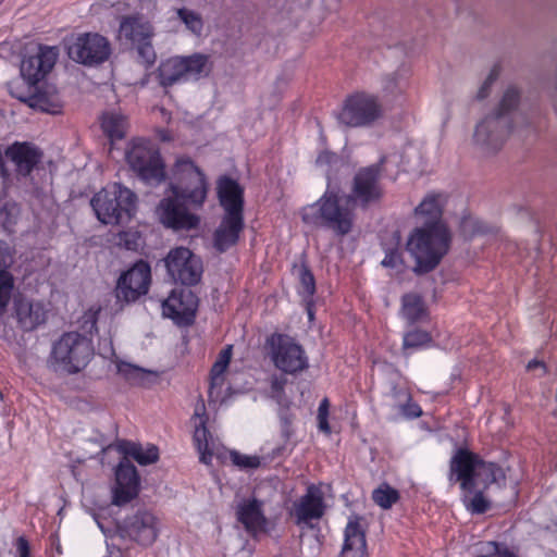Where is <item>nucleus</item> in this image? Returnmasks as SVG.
<instances>
[{"mask_svg": "<svg viewBox=\"0 0 557 557\" xmlns=\"http://www.w3.org/2000/svg\"><path fill=\"white\" fill-rule=\"evenodd\" d=\"M174 197L162 199L157 208L161 223L175 231L198 227L200 218L189 209H201L208 194L203 172L187 157L176 159L173 182L170 185Z\"/></svg>", "mask_w": 557, "mask_h": 557, "instance_id": "obj_1", "label": "nucleus"}, {"mask_svg": "<svg viewBox=\"0 0 557 557\" xmlns=\"http://www.w3.org/2000/svg\"><path fill=\"white\" fill-rule=\"evenodd\" d=\"M445 202V194L429 193L414 209L423 227L416 228L409 236L407 249L416 260L413 271L418 274L434 270L448 251L450 234L441 222Z\"/></svg>", "mask_w": 557, "mask_h": 557, "instance_id": "obj_2", "label": "nucleus"}, {"mask_svg": "<svg viewBox=\"0 0 557 557\" xmlns=\"http://www.w3.org/2000/svg\"><path fill=\"white\" fill-rule=\"evenodd\" d=\"M519 101V91L512 86L507 87L495 112L476 123L473 145L482 154L490 156L500 150L513 128Z\"/></svg>", "mask_w": 557, "mask_h": 557, "instance_id": "obj_3", "label": "nucleus"}, {"mask_svg": "<svg viewBox=\"0 0 557 557\" xmlns=\"http://www.w3.org/2000/svg\"><path fill=\"white\" fill-rule=\"evenodd\" d=\"M347 198L338 186L329 183L325 191L315 202L302 208L304 223L330 230L337 236L349 234L355 223V205L347 201Z\"/></svg>", "mask_w": 557, "mask_h": 557, "instance_id": "obj_4", "label": "nucleus"}, {"mask_svg": "<svg viewBox=\"0 0 557 557\" xmlns=\"http://www.w3.org/2000/svg\"><path fill=\"white\" fill-rule=\"evenodd\" d=\"M216 189L224 214L213 234V246L219 252H224L238 242L244 228V191L236 181L227 176L218 181Z\"/></svg>", "mask_w": 557, "mask_h": 557, "instance_id": "obj_5", "label": "nucleus"}, {"mask_svg": "<svg viewBox=\"0 0 557 557\" xmlns=\"http://www.w3.org/2000/svg\"><path fill=\"white\" fill-rule=\"evenodd\" d=\"M449 471V481L460 482V488L470 493L505 479L503 469L497 465L485 462L478 455L462 448L451 457Z\"/></svg>", "mask_w": 557, "mask_h": 557, "instance_id": "obj_6", "label": "nucleus"}, {"mask_svg": "<svg viewBox=\"0 0 557 557\" xmlns=\"http://www.w3.org/2000/svg\"><path fill=\"white\" fill-rule=\"evenodd\" d=\"M97 219L107 225L127 223L135 214L137 196L120 183H113L94 195L90 200Z\"/></svg>", "mask_w": 557, "mask_h": 557, "instance_id": "obj_7", "label": "nucleus"}, {"mask_svg": "<svg viewBox=\"0 0 557 557\" xmlns=\"http://www.w3.org/2000/svg\"><path fill=\"white\" fill-rule=\"evenodd\" d=\"M94 354L90 338L78 332H66L52 344L48 363L55 372L76 374L88 366Z\"/></svg>", "mask_w": 557, "mask_h": 557, "instance_id": "obj_8", "label": "nucleus"}, {"mask_svg": "<svg viewBox=\"0 0 557 557\" xmlns=\"http://www.w3.org/2000/svg\"><path fill=\"white\" fill-rule=\"evenodd\" d=\"M125 159L132 171L147 184H159L165 178L160 151L150 140H132L126 149Z\"/></svg>", "mask_w": 557, "mask_h": 557, "instance_id": "obj_9", "label": "nucleus"}, {"mask_svg": "<svg viewBox=\"0 0 557 557\" xmlns=\"http://www.w3.org/2000/svg\"><path fill=\"white\" fill-rule=\"evenodd\" d=\"M209 58L201 53L189 57H173L162 61L157 70V78L163 88L187 81H197L210 73Z\"/></svg>", "mask_w": 557, "mask_h": 557, "instance_id": "obj_10", "label": "nucleus"}, {"mask_svg": "<svg viewBox=\"0 0 557 557\" xmlns=\"http://www.w3.org/2000/svg\"><path fill=\"white\" fill-rule=\"evenodd\" d=\"M382 115L376 96L359 91L348 96L337 113L339 124L348 127H369Z\"/></svg>", "mask_w": 557, "mask_h": 557, "instance_id": "obj_11", "label": "nucleus"}, {"mask_svg": "<svg viewBox=\"0 0 557 557\" xmlns=\"http://www.w3.org/2000/svg\"><path fill=\"white\" fill-rule=\"evenodd\" d=\"M270 357L276 369L286 374H297L309 368L302 346L285 334H273L269 339Z\"/></svg>", "mask_w": 557, "mask_h": 557, "instance_id": "obj_12", "label": "nucleus"}, {"mask_svg": "<svg viewBox=\"0 0 557 557\" xmlns=\"http://www.w3.org/2000/svg\"><path fill=\"white\" fill-rule=\"evenodd\" d=\"M66 51L71 60L83 65L96 66L109 59L111 45L98 33H83L67 40Z\"/></svg>", "mask_w": 557, "mask_h": 557, "instance_id": "obj_13", "label": "nucleus"}, {"mask_svg": "<svg viewBox=\"0 0 557 557\" xmlns=\"http://www.w3.org/2000/svg\"><path fill=\"white\" fill-rule=\"evenodd\" d=\"M169 275L177 283L194 286L201 281L203 265L201 259L186 247L171 249L164 259Z\"/></svg>", "mask_w": 557, "mask_h": 557, "instance_id": "obj_14", "label": "nucleus"}, {"mask_svg": "<svg viewBox=\"0 0 557 557\" xmlns=\"http://www.w3.org/2000/svg\"><path fill=\"white\" fill-rule=\"evenodd\" d=\"M159 532L160 521L158 517L146 509H139L126 517L117 527V533L122 539H127L143 546L152 545Z\"/></svg>", "mask_w": 557, "mask_h": 557, "instance_id": "obj_15", "label": "nucleus"}, {"mask_svg": "<svg viewBox=\"0 0 557 557\" xmlns=\"http://www.w3.org/2000/svg\"><path fill=\"white\" fill-rule=\"evenodd\" d=\"M380 178L381 163L361 168L355 174L351 193L346 195L348 197L347 201H351L355 206L359 205L362 208L379 201L383 195Z\"/></svg>", "mask_w": 557, "mask_h": 557, "instance_id": "obj_16", "label": "nucleus"}, {"mask_svg": "<svg viewBox=\"0 0 557 557\" xmlns=\"http://www.w3.org/2000/svg\"><path fill=\"white\" fill-rule=\"evenodd\" d=\"M151 281L150 265L146 261H138L123 272L116 283L115 296L117 300L134 302L146 295Z\"/></svg>", "mask_w": 557, "mask_h": 557, "instance_id": "obj_17", "label": "nucleus"}, {"mask_svg": "<svg viewBox=\"0 0 557 557\" xmlns=\"http://www.w3.org/2000/svg\"><path fill=\"white\" fill-rule=\"evenodd\" d=\"M325 508L322 490L311 484L307 487L306 493L293 504L290 516L297 525L312 528V521L320 520Z\"/></svg>", "mask_w": 557, "mask_h": 557, "instance_id": "obj_18", "label": "nucleus"}, {"mask_svg": "<svg viewBox=\"0 0 557 557\" xmlns=\"http://www.w3.org/2000/svg\"><path fill=\"white\" fill-rule=\"evenodd\" d=\"M139 475L132 461L124 457L115 469V485L112 490V503L122 506L135 497L139 492Z\"/></svg>", "mask_w": 557, "mask_h": 557, "instance_id": "obj_19", "label": "nucleus"}, {"mask_svg": "<svg viewBox=\"0 0 557 557\" xmlns=\"http://www.w3.org/2000/svg\"><path fill=\"white\" fill-rule=\"evenodd\" d=\"M198 307V299L191 290H173L162 301V313L177 324H188L194 318Z\"/></svg>", "mask_w": 557, "mask_h": 557, "instance_id": "obj_20", "label": "nucleus"}, {"mask_svg": "<svg viewBox=\"0 0 557 557\" xmlns=\"http://www.w3.org/2000/svg\"><path fill=\"white\" fill-rule=\"evenodd\" d=\"M59 57L57 47L40 46L38 52L26 57L21 63V74L25 81L35 85L51 71Z\"/></svg>", "mask_w": 557, "mask_h": 557, "instance_id": "obj_21", "label": "nucleus"}, {"mask_svg": "<svg viewBox=\"0 0 557 557\" xmlns=\"http://www.w3.org/2000/svg\"><path fill=\"white\" fill-rule=\"evenodd\" d=\"M195 432L194 441L199 453V459L205 465H210L212 457H221L219 445L213 441L206 424V406L202 399L198 400L195 407Z\"/></svg>", "mask_w": 557, "mask_h": 557, "instance_id": "obj_22", "label": "nucleus"}, {"mask_svg": "<svg viewBox=\"0 0 557 557\" xmlns=\"http://www.w3.org/2000/svg\"><path fill=\"white\" fill-rule=\"evenodd\" d=\"M262 505L263 503L256 498L244 499L237 505V519L253 537L267 532L268 519L263 513Z\"/></svg>", "mask_w": 557, "mask_h": 557, "instance_id": "obj_23", "label": "nucleus"}, {"mask_svg": "<svg viewBox=\"0 0 557 557\" xmlns=\"http://www.w3.org/2000/svg\"><path fill=\"white\" fill-rule=\"evenodd\" d=\"M5 157L10 159L20 175H29L34 168L40 162L42 153L33 144L15 141L4 150Z\"/></svg>", "mask_w": 557, "mask_h": 557, "instance_id": "obj_24", "label": "nucleus"}, {"mask_svg": "<svg viewBox=\"0 0 557 557\" xmlns=\"http://www.w3.org/2000/svg\"><path fill=\"white\" fill-rule=\"evenodd\" d=\"M361 518L354 516L348 519L344 530V543L341 557H368L366 530L362 528Z\"/></svg>", "mask_w": 557, "mask_h": 557, "instance_id": "obj_25", "label": "nucleus"}, {"mask_svg": "<svg viewBox=\"0 0 557 557\" xmlns=\"http://www.w3.org/2000/svg\"><path fill=\"white\" fill-rule=\"evenodd\" d=\"M232 358V346L223 348L210 372V384L208 391L209 403H218L223 399V391L225 385L224 373L228 368Z\"/></svg>", "mask_w": 557, "mask_h": 557, "instance_id": "obj_26", "label": "nucleus"}, {"mask_svg": "<svg viewBox=\"0 0 557 557\" xmlns=\"http://www.w3.org/2000/svg\"><path fill=\"white\" fill-rule=\"evenodd\" d=\"M13 264V255L10 246L0 242V317L4 313L14 287V278L9 272Z\"/></svg>", "mask_w": 557, "mask_h": 557, "instance_id": "obj_27", "label": "nucleus"}, {"mask_svg": "<svg viewBox=\"0 0 557 557\" xmlns=\"http://www.w3.org/2000/svg\"><path fill=\"white\" fill-rule=\"evenodd\" d=\"M15 314L21 327L32 331L46 320V310L41 302L30 301L25 298L15 300Z\"/></svg>", "mask_w": 557, "mask_h": 557, "instance_id": "obj_28", "label": "nucleus"}, {"mask_svg": "<svg viewBox=\"0 0 557 557\" xmlns=\"http://www.w3.org/2000/svg\"><path fill=\"white\" fill-rule=\"evenodd\" d=\"M119 33L132 44L148 40L153 35L151 24L139 16L124 17L120 23Z\"/></svg>", "mask_w": 557, "mask_h": 557, "instance_id": "obj_29", "label": "nucleus"}, {"mask_svg": "<svg viewBox=\"0 0 557 557\" xmlns=\"http://www.w3.org/2000/svg\"><path fill=\"white\" fill-rule=\"evenodd\" d=\"M426 308L417 294H407L401 299V315L410 324L422 321L426 317Z\"/></svg>", "mask_w": 557, "mask_h": 557, "instance_id": "obj_30", "label": "nucleus"}, {"mask_svg": "<svg viewBox=\"0 0 557 557\" xmlns=\"http://www.w3.org/2000/svg\"><path fill=\"white\" fill-rule=\"evenodd\" d=\"M116 372L133 385H147L151 382V376H156L153 371L124 361L116 363Z\"/></svg>", "mask_w": 557, "mask_h": 557, "instance_id": "obj_31", "label": "nucleus"}, {"mask_svg": "<svg viewBox=\"0 0 557 557\" xmlns=\"http://www.w3.org/2000/svg\"><path fill=\"white\" fill-rule=\"evenodd\" d=\"M120 449L125 454V457L131 456L143 466L154 463L159 458V449L154 445L145 448L135 443H125L120 446Z\"/></svg>", "mask_w": 557, "mask_h": 557, "instance_id": "obj_32", "label": "nucleus"}, {"mask_svg": "<svg viewBox=\"0 0 557 557\" xmlns=\"http://www.w3.org/2000/svg\"><path fill=\"white\" fill-rule=\"evenodd\" d=\"M103 132L111 140L122 139L128 127L127 119L117 112L104 113L101 121Z\"/></svg>", "mask_w": 557, "mask_h": 557, "instance_id": "obj_33", "label": "nucleus"}, {"mask_svg": "<svg viewBox=\"0 0 557 557\" xmlns=\"http://www.w3.org/2000/svg\"><path fill=\"white\" fill-rule=\"evenodd\" d=\"M232 463L239 470L250 471L265 466V458L258 455H245L237 450L228 451Z\"/></svg>", "mask_w": 557, "mask_h": 557, "instance_id": "obj_34", "label": "nucleus"}, {"mask_svg": "<svg viewBox=\"0 0 557 557\" xmlns=\"http://www.w3.org/2000/svg\"><path fill=\"white\" fill-rule=\"evenodd\" d=\"M374 503L383 509H389L399 499V493L394 487L384 483L372 493Z\"/></svg>", "mask_w": 557, "mask_h": 557, "instance_id": "obj_35", "label": "nucleus"}, {"mask_svg": "<svg viewBox=\"0 0 557 557\" xmlns=\"http://www.w3.org/2000/svg\"><path fill=\"white\" fill-rule=\"evenodd\" d=\"M462 502L472 513H483L490 507L488 500L483 496L482 488H476L473 493L462 491Z\"/></svg>", "mask_w": 557, "mask_h": 557, "instance_id": "obj_36", "label": "nucleus"}, {"mask_svg": "<svg viewBox=\"0 0 557 557\" xmlns=\"http://www.w3.org/2000/svg\"><path fill=\"white\" fill-rule=\"evenodd\" d=\"M409 395L410 393L406 387L391 382L387 391L384 393V401L392 410H397L401 403L409 399Z\"/></svg>", "mask_w": 557, "mask_h": 557, "instance_id": "obj_37", "label": "nucleus"}, {"mask_svg": "<svg viewBox=\"0 0 557 557\" xmlns=\"http://www.w3.org/2000/svg\"><path fill=\"white\" fill-rule=\"evenodd\" d=\"M178 18L184 23L186 28L195 35H200L203 29V21L199 13L187 8L176 10Z\"/></svg>", "mask_w": 557, "mask_h": 557, "instance_id": "obj_38", "label": "nucleus"}, {"mask_svg": "<svg viewBox=\"0 0 557 557\" xmlns=\"http://www.w3.org/2000/svg\"><path fill=\"white\" fill-rule=\"evenodd\" d=\"M432 337L430 333L421 330H413L407 332L404 335L403 346L404 348H423L430 346Z\"/></svg>", "mask_w": 557, "mask_h": 557, "instance_id": "obj_39", "label": "nucleus"}, {"mask_svg": "<svg viewBox=\"0 0 557 557\" xmlns=\"http://www.w3.org/2000/svg\"><path fill=\"white\" fill-rule=\"evenodd\" d=\"M20 209L15 203L7 202L0 207V225L8 232H12L16 224Z\"/></svg>", "mask_w": 557, "mask_h": 557, "instance_id": "obj_40", "label": "nucleus"}, {"mask_svg": "<svg viewBox=\"0 0 557 557\" xmlns=\"http://www.w3.org/2000/svg\"><path fill=\"white\" fill-rule=\"evenodd\" d=\"M341 163V158L329 150H322L315 160V165L325 172L327 184L331 183L330 172L337 168Z\"/></svg>", "mask_w": 557, "mask_h": 557, "instance_id": "obj_41", "label": "nucleus"}, {"mask_svg": "<svg viewBox=\"0 0 557 557\" xmlns=\"http://www.w3.org/2000/svg\"><path fill=\"white\" fill-rule=\"evenodd\" d=\"M498 76H499V66L494 65L490 70L485 79L482 82L481 86L479 87L478 91L475 92L474 98L479 101L486 99L491 95L492 87H493L494 83L497 81Z\"/></svg>", "mask_w": 557, "mask_h": 557, "instance_id": "obj_42", "label": "nucleus"}, {"mask_svg": "<svg viewBox=\"0 0 557 557\" xmlns=\"http://www.w3.org/2000/svg\"><path fill=\"white\" fill-rule=\"evenodd\" d=\"M298 275L300 281L301 290L300 293L305 297H311L313 296L315 292V282L313 274L310 272V270L305 265H300L298 269Z\"/></svg>", "mask_w": 557, "mask_h": 557, "instance_id": "obj_43", "label": "nucleus"}, {"mask_svg": "<svg viewBox=\"0 0 557 557\" xmlns=\"http://www.w3.org/2000/svg\"><path fill=\"white\" fill-rule=\"evenodd\" d=\"M396 411L400 412L408 419H416L422 416L421 407L417 403L412 401L411 395H409L408 400H405L399 405Z\"/></svg>", "mask_w": 557, "mask_h": 557, "instance_id": "obj_44", "label": "nucleus"}, {"mask_svg": "<svg viewBox=\"0 0 557 557\" xmlns=\"http://www.w3.org/2000/svg\"><path fill=\"white\" fill-rule=\"evenodd\" d=\"M119 245L124 246L127 250H136L139 246V235L136 232L119 233Z\"/></svg>", "mask_w": 557, "mask_h": 557, "instance_id": "obj_45", "label": "nucleus"}, {"mask_svg": "<svg viewBox=\"0 0 557 557\" xmlns=\"http://www.w3.org/2000/svg\"><path fill=\"white\" fill-rule=\"evenodd\" d=\"M404 76L396 72L391 75H387L384 78L383 87L387 92H395L396 90H400L403 88Z\"/></svg>", "mask_w": 557, "mask_h": 557, "instance_id": "obj_46", "label": "nucleus"}, {"mask_svg": "<svg viewBox=\"0 0 557 557\" xmlns=\"http://www.w3.org/2000/svg\"><path fill=\"white\" fill-rule=\"evenodd\" d=\"M139 55L144 59L147 64H152L156 60V53L150 39L136 42Z\"/></svg>", "mask_w": 557, "mask_h": 557, "instance_id": "obj_47", "label": "nucleus"}, {"mask_svg": "<svg viewBox=\"0 0 557 557\" xmlns=\"http://www.w3.org/2000/svg\"><path fill=\"white\" fill-rule=\"evenodd\" d=\"M381 263L385 268L397 269L403 263L400 252L397 249L388 250Z\"/></svg>", "mask_w": 557, "mask_h": 557, "instance_id": "obj_48", "label": "nucleus"}, {"mask_svg": "<svg viewBox=\"0 0 557 557\" xmlns=\"http://www.w3.org/2000/svg\"><path fill=\"white\" fill-rule=\"evenodd\" d=\"M33 107H38L42 111L55 114L60 112V106L57 103L46 104V100L41 97L36 98L35 102L32 103Z\"/></svg>", "mask_w": 557, "mask_h": 557, "instance_id": "obj_49", "label": "nucleus"}, {"mask_svg": "<svg viewBox=\"0 0 557 557\" xmlns=\"http://www.w3.org/2000/svg\"><path fill=\"white\" fill-rule=\"evenodd\" d=\"M286 384V380L278 376H273L271 379V392L273 397H280L284 392V386Z\"/></svg>", "mask_w": 557, "mask_h": 557, "instance_id": "obj_50", "label": "nucleus"}, {"mask_svg": "<svg viewBox=\"0 0 557 557\" xmlns=\"http://www.w3.org/2000/svg\"><path fill=\"white\" fill-rule=\"evenodd\" d=\"M280 419H281V423H282V435L285 438V441L287 442L290 437L292 419L289 418V416L287 414L286 411H282L280 413Z\"/></svg>", "mask_w": 557, "mask_h": 557, "instance_id": "obj_51", "label": "nucleus"}, {"mask_svg": "<svg viewBox=\"0 0 557 557\" xmlns=\"http://www.w3.org/2000/svg\"><path fill=\"white\" fill-rule=\"evenodd\" d=\"M286 451H287V447L285 444L278 445L275 448H273L271 450V453L263 455L262 458H265V465H267L278 457L286 455Z\"/></svg>", "mask_w": 557, "mask_h": 557, "instance_id": "obj_52", "label": "nucleus"}, {"mask_svg": "<svg viewBox=\"0 0 557 557\" xmlns=\"http://www.w3.org/2000/svg\"><path fill=\"white\" fill-rule=\"evenodd\" d=\"M16 549L18 552L20 557H30L29 545L25 537L21 536L17 539Z\"/></svg>", "mask_w": 557, "mask_h": 557, "instance_id": "obj_53", "label": "nucleus"}, {"mask_svg": "<svg viewBox=\"0 0 557 557\" xmlns=\"http://www.w3.org/2000/svg\"><path fill=\"white\" fill-rule=\"evenodd\" d=\"M317 419L319 430L325 434H330L331 426L329 424V414H318Z\"/></svg>", "mask_w": 557, "mask_h": 557, "instance_id": "obj_54", "label": "nucleus"}, {"mask_svg": "<svg viewBox=\"0 0 557 557\" xmlns=\"http://www.w3.org/2000/svg\"><path fill=\"white\" fill-rule=\"evenodd\" d=\"M527 369L529 371H532V370H535V369H541L543 372H545V366L543 362L539 361V360H531L529 361L528 366H527Z\"/></svg>", "mask_w": 557, "mask_h": 557, "instance_id": "obj_55", "label": "nucleus"}, {"mask_svg": "<svg viewBox=\"0 0 557 557\" xmlns=\"http://www.w3.org/2000/svg\"><path fill=\"white\" fill-rule=\"evenodd\" d=\"M330 409V403L327 398H324L321 400L319 408H318V414H329Z\"/></svg>", "mask_w": 557, "mask_h": 557, "instance_id": "obj_56", "label": "nucleus"}, {"mask_svg": "<svg viewBox=\"0 0 557 557\" xmlns=\"http://www.w3.org/2000/svg\"><path fill=\"white\" fill-rule=\"evenodd\" d=\"M108 553L107 557H125L120 548H110L108 546Z\"/></svg>", "mask_w": 557, "mask_h": 557, "instance_id": "obj_57", "label": "nucleus"}, {"mask_svg": "<svg viewBox=\"0 0 557 557\" xmlns=\"http://www.w3.org/2000/svg\"><path fill=\"white\" fill-rule=\"evenodd\" d=\"M159 137H160V139H161V140H163V141L171 140V137H170V135L168 134V132H166V131H160V132H159Z\"/></svg>", "mask_w": 557, "mask_h": 557, "instance_id": "obj_58", "label": "nucleus"}, {"mask_svg": "<svg viewBox=\"0 0 557 557\" xmlns=\"http://www.w3.org/2000/svg\"><path fill=\"white\" fill-rule=\"evenodd\" d=\"M158 111L165 121H170V114L163 108H159Z\"/></svg>", "mask_w": 557, "mask_h": 557, "instance_id": "obj_59", "label": "nucleus"}, {"mask_svg": "<svg viewBox=\"0 0 557 557\" xmlns=\"http://www.w3.org/2000/svg\"><path fill=\"white\" fill-rule=\"evenodd\" d=\"M308 315H309V319L313 318V313H312V311L310 309L308 310Z\"/></svg>", "mask_w": 557, "mask_h": 557, "instance_id": "obj_60", "label": "nucleus"}, {"mask_svg": "<svg viewBox=\"0 0 557 557\" xmlns=\"http://www.w3.org/2000/svg\"><path fill=\"white\" fill-rule=\"evenodd\" d=\"M97 523H98L99 528L102 530V532H104L102 524L99 521H97Z\"/></svg>", "mask_w": 557, "mask_h": 557, "instance_id": "obj_61", "label": "nucleus"}]
</instances>
